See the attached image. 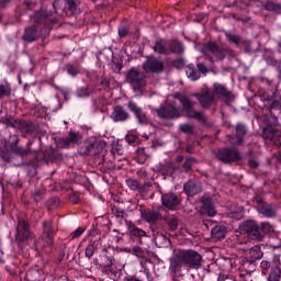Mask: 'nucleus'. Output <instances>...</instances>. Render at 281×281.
<instances>
[{
  "label": "nucleus",
  "mask_w": 281,
  "mask_h": 281,
  "mask_svg": "<svg viewBox=\"0 0 281 281\" xmlns=\"http://www.w3.org/2000/svg\"><path fill=\"white\" fill-rule=\"evenodd\" d=\"M202 54L210 63H221L225 60V57L236 58V52L229 46L218 45L216 42H207L202 47Z\"/></svg>",
  "instance_id": "obj_1"
},
{
  "label": "nucleus",
  "mask_w": 281,
  "mask_h": 281,
  "mask_svg": "<svg viewBox=\"0 0 281 281\" xmlns=\"http://www.w3.org/2000/svg\"><path fill=\"white\" fill-rule=\"evenodd\" d=\"M259 98L263 102V109L269 111L272 126H278V117L281 114V98L278 90L269 94L265 90H259Z\"/></svg>",
  "instance_id": "obj_2"
},
{
  "label": "nucleus",
  "mask_w": 281,
  "mask_h": 281,
  "mask_svg": "<svg viewBox=\"0 0 281 281\" xmlns=\"http://www.w3.org/2000/svg\"><path fill=\"white\" fill-rule=\"evenodd\" d=\"M31 21H33V25H37V27H48L49 33L52 32V27L58 23V16L47 9H40L34 11L31 15Z\"/></svg>",
  "instance_id": "obj_3"
},
{
  "label": "nucleus",
  "mask_w": 281,
  "mask_h": 281,
  "mask_svg": "<svg viewBox=\"0 0 281 281\" xmlns=\"http://www.w3.org/2000/svg\"><path fill=\"white\" fill-rule=\"evenodd\" d=\"M176 100H179L180 104L182 105V113L191 120H198V122H206L205 116L203 113L194 110V102L188 98V95L182 93H177L175 95Z\"/></svg>",
  "instance_id": "obj_4"
},
{
  "label": "nucleus",
  "mask_w": 281,
  "mask_h": 281,
  "mask_svg": "<svg viewBox=\"0 0 281 281\" xmlns=\"http://www.w3.org/2000/svg\"><path fill=\"white\" fill-rule=\"evenodd\" d=\"M176 229H179V218L175 215L162 216L155 240H168V234Z\"/></svg>",
  "instance_id": "obj_5"
},
{
  "label": "nucleus",
  "mask_w": 281,
  "mask_h": 281,
  "mask_svg": "<svg viewBox=\"0 0 281 281\" xmlns=\"http://www.w3.org/2000/svg\"><path fill=\"white\" fill-rule=\"evenodd\" d=\"M32 238H34V233L30 228V221L19 218L15 232V241L18 243V247L23 249V247H25V243L32 240Z\"/></svg>",
  "instance_id": "obj_6"
},
{
  "label": "nucleus",
  "mask_w": 281,
  "mask_h": 281,
  "mask_svg": "<svg viewBox=\"0 0 281 281\" xmlns=\"http://www.w3.org/2000/svg\"><path fill=\"white\" fill-rule=\"evenodd\" d=\"M140 216L146 223L149 224V228L153 233L154 238H157V234H159V227H161V221L164 215L159 213V211L150 210V209H142Z\"/></svg>",
  "instance_id": "obj_7"
},
{
  "label": "nucleus",
  "mask_w": 281,
  "mask_h": 281,
  "mask_svg": "<svg viewBox=\"0 0 281 281\" xmlns=\"http://www.w3.org/2000/svg\"><path fill=\"white\" fill-rule=\"evenodd\" d=\"M47 36H49V27H41L32 24L24 29L22 38L25 43H34L38 38H47Z\"/></svg>",
  "instance_id": "obj_8"
},
{
  "label": "nucleus",
  "mask_w": 281,
  "mask_h": 281,
  "mask_svg": "<svg viewBox=\"0 0 281 281\" xmlns=\"http://www.w3.org/2000/svg\"><path fill=\"white\" fill-rule=\"evenodd\" d=\"M240 229L244 234H247L250 240H257L258 243L265 240V235L260 231V224L254 220L245 221Z\"/></svg>",
  "instance_id": "obj_9"
},
{
  "label": "nucleus",
  "mask_w": 281,
  "mask_h": 281,
  "mask_svg": "<svg viewBox=\"0 0 281 281\" xmlns=\"http://www.w3.org/2000/svg\"><path fill=\"white\" fill-rule=\"evenodd\" d=\"M216 159L222 161V164H236V161L243 159V156H240V151L234 147H223L217 149Z\"/></svg>",
  "instance_id": "obj_10"
},
{
  "label": "nucleus",
  "mask_w": 281,
  "mask_h": 281,
  "mask_svg": "<svg viewBox=\"0 0 281 281\" xmlns=\"http://www.w3.org/2000/svg\"><path fill=\"white\" fill-rule=\"evenodd\" d=\"M106 143L104 140H99L97 138H89L85 142L83 147L81 148L82 155H89L90 157H95L104 150Z\"/></svg>",
  "instance_id": "obj_11"
},
{
  "label": "nucleus",
  "mask_w": 281,
  "mask_h": 281,
  "mask_svg": "<svg viewBox=\"0 0 281 281\" xmlns=\"http://www.w3.org/2000/svg\"><path fill=\"white\" fill-rule=\"evenodd\" d=\"M42 240L44 243V247H52V245H54V238H56L58 227L54 225V222L52 221H44L42 223Z\"/></svg>",
  "instance_id": "obj_12"
},
{
  "label": "nucleus",
  "mask_w": 281,
  "mask_h": 281,
  "mask_svg": "<svg viewBox=\"0 0 281 281\" xmlns=\"http://www.w3.org/2000/svg\"><path fill=\"white\" fill-rule=\"evenodd\" d=\"M156 113L160 120H179L181 117V108H177L172 103H167L158 108Z\"/></svg>",
  "instance_id": "obj_13"
},
{
  "label": "nucleus",
  "mask_w": 281,
  "mask_h": 281,
  "mask_svg": "<svg viewBox=\"0 0 281 281\" xmlns=\"http://www.w3.org/2000/svg\"><path fill=\"white\" fill-rule=\"evenodd\" d=\"M182 260L184 266L189 269H201L203 262V256L196 250H182Z\"/></svg>",
  "instance_id": "obj_14"
},
{
  "label": "nucleus",
  "mask_w": 281,
  "mask_h": 281,
  "mask_svg": "<svg viewBox=\"0 0 281 281\" xmlns=\"http://www.w3.org/2000/svg\"><path fill=\"white\" fill-rule=\"evenodd\" d=\"M127 109L133 113L139 126H148L150 119L148 117V113L144 111V108L138 106L135 101H128Z\"/></svg>",
  "instance_id": "obj_15"
},
{
  "label": "nucleus",
  "mask_w": 281,
  "mask_h": 281,
  "mask_svg": "<svg viewBox=\"0 0 281 281\" xmlns=\"http://www.w3.org/2000/svg\"><path fill=\"white\" fill-rule=\"evenodd\" d=\"M145 78L146 75H144V72L139 71L137 68L130 69L126 75L127 82H130V85H132V87L137 91H142V89H144Z\"/></svg>",
  "instance_id": "obj_16"
},
{
  "label": "nucleus",
  "mask_w": 281,
  "mask_h": 281,
  "mask_svg": "<svg viewBox=\"0 0 281 281\" xmlns=\"http://www.w3.org/2000/svg\"><path fill=\"white\" fill-rule=\"evenodd\" d=\"M143 69L146 71V74H164L166 65L164 61L153 56H147L145 63L143 64Z\"/></svg>",
  "instance_id": "obj_17"
},
{
  "label": "nucleus",
  "mask_w": 281,
  "mask_h": 281,
  "mask_svg": "<svg viewBox=\"0 0 281 281\" xmlns=\"http://www.w3.org/2000/svg\"><path fill=\"white\" fill-rule=\"evenodd\" d=\"M247 135V125L244 123H237L235 126V131L232 136H229V140L235 146H240L245 144V136Z\"/></svg>",
  "instance_id": "obj_18"
},
{
  "label": "nucleus",
  "mask_w": 281,
  "mask_h": 281,
  "mask_svg": "<svg viewBox=\"0 0 281 281\" xmlns=\"http://www.w3.org/2000/svg\"><path fill=\"white\" fill-rule=\"evenodd\" d=\"M161 203L164 207H167V210L175 211L177 210V207H179V204L181 203V199H179V195L172 192L162 193Z\"/></svg>",
  "instance_id": "obj_19"
},
{
  "label": "nucleus",
  "mask_w": 281,
  "mask_h": 281,
  "mask_svg": "<svg viewBox=\"0 0 281 281\" xmlns=\"http://www.w3.org/2000/svg\"><path fill=\"white\" fill-rule=\"evenodd\" d=\"M199 101L202 109H210L214 104V92L210 89L203 90L201 93L193 94Z\"/></svg>",
  "instance_id": "obj_20"
},
{
  "label": "nucleus",
  "mask_w": 281,
  "mask_h": 281,
  "mask_svg": "<svg viewBox=\"0 0 281 281\" xmlns=\"http://www.w3.org/2000/svg\"><path fill=\"white\" fill-rule=\"evenodd\" d=\"M128 232L131 243H135L136 245H144L142 238H146V236H148L146 231L135 226V224H131L128 226Z\"/></svg>",
  "instance_id": "obj_21"
},
{
  "label": "nucleus",
  "mask_w": 281,
  "mask_h": 281,
  "mask_svg": "<svg viewBox=\"0 0 281 281\" xmlns=\"http://www.w3.org/2000/svg\"><path fill=\"white\" fill-rule=\"evenodd\" d=\"M110 117L114 122H128L131 120V113L123 105H115Z\"/></svg>",
  "instance_id": "obj_22"
},
{
  "label": "nucleus",
  "mask_w": 281,
  "mask_h": 281,
  "mask_svg": "<svg viewBox=\"0 0 281 281\" xmlns=\"http://www.w3.org/2000/svg\"><path fill=\"white\" fill-rule=\"evenodd\" d=\"M183 191L187 196H196V194L203 192V187H201V182L196 180H189L184 183Z\"/></svg>",
  "instance_id": "obj_23"
},
{
  "label": "nucleus",
  "mask_w": 281,
  "mask_h": 281,
  "mask_svg": "<svg viewBox=\"0 0 281 281\" xmlns=\"http://www.w3.org/2000/svg\"><path fill=\"white\" fill-rule=\"evenodd\" d=\"M123 281H155V277L150 272V269L144 268L138 273L134 276H127Z\"/></svg>",
  "instance_id": "obj_24"
},
{
  "label": "nucleus",
  "mask_w": 281,
  "mask_h": 281,
  "mask_svg": "<svg viewBox=\"0 0 281 281\" xmlns=\"http://www.w3.org/2000/svg\"><path fill=\"white\" fill-rule=\"evenodd\" d=\"M32 144L34 143L32 140H29L26 144L27 148H24L19 146V139H15L14 142L11 143L10 148L12 153H14V155H16L18 157H22V159H25V157L30 155V146H32Z\"/></svg>",
  "instance_id": "obj_25"
},
{
  "label": "nucleus",
  "mask_w": 281,
  "mask_h": 281,
  "mask_svg": "<svg viewBox=\"0 0 281 281\" xmlns=\"http://www.w3.org/2000/svg\"><path fill=\"white\" fill-rule=\"evenodd\" d=\"M132 256L138 258L142 269H146V258L148 256L146 248H143L139 244L134 245L132 247Z\"/></svg>",
  "instance_id": "obj_26"
},
{
  "label": "nucleus",
  "mask_w": 281,
  "mask_h": 281,
  "mask_svg": "<svg viewBox=\"0 0 281 281\" xmlns=\"http://www.w3.org/2000/svg\"><path fill=\"white\" fill-rule=\"evenodd\" d=\"M125 183L127 188L134 192H144L146 191V188H150V186H153V180L145 182V184H140L139 180L130 178L125 180Z\"/></svg>",
  "instance_id": "obj_27"
},
{
  "label": "nucleus",
  "mask_w": 281,
  "mask_h": 281,
  "mask_svg": "<svg viewBox=\"0 0 281 281\" xmlns=\"http://www.w3.org/2000/svg\"><path fill=\"white\" fill-rule=\"evenodd\" d=\"M239 271L246 274L254 273L256 271V261L248 256L243 257L239 262Z\"/></svg>",
  "instance_id": "obj_28"
},
{
  "label": "nucleus",
  "mask_w": 281,
  "mask_h": 281,
  "mask_svg": "<svg viewBox=\"0 0 281 281\" xmlns=\"http://www.w3.org/2000/svg\"><path fill=\"white\" fill-rule=\"evenodd\" d=\"M18 128L21 131L22 135H34L36 133V125L32 121H19Z\"/></svg>",
  "instance_id": "obj_29"
},
{
  "label": "nucleus",
  "mask_w": 281,
  "mask_h": 281,
  "mask_svg": "<svg viewBox=\"0 0 281 281\" xmlns=\"http://www.w3.org/2000/svg\"><path fill=\"white\" fill-rule=\"evenodd\" d=\"M169 42L166 38L156 40L153 50L160 56H168Z\"/></svg>",
  "instance_id": "obj_30"
},
{
  "label": "nucleus",
  "mask_w": 281,
  "mask_h": 281,
  "mask_svg": "<svg viewBox=\"0 0 281 281\" xmlns=\"http://www.w3.org/2000/svg\"><path fill=\"white\" fill-rule=\"evenodd\" d=\"M157 170L162 177H172L177 172V165L175 162L159 164Z\"/></svg>",
  "instance_id": "obj_31"
},
{
  "label": "nucleus",
  "mask_w": 281,
  "mask_h": 281,
  "mask_svg": "<svg viewBox=\"0 0 281 281\" xmlns=\"http://www.w3.org/2000/svg\"><path fill=\"white\" fill-rule=\"evenodd\" d=\"M80 139H82V136L79 134V132L70 131L68 136L61 139V148H69L71 144H78Z\"/></svg>",
  "instance_id": "obj_32"
},
{
  "label": "nucleus",
  "mask_w": 281,
  "mask_h": 281,
  "mask_svg": "<svg viewBox=\"0 0 281 281\" xmlns=\"http://www.w3.org/2000/svg\"><path fill=\"white\" fill-rule=\"evenodd\" d=\"M225 36L228 41V43L236 45V47H240V45H245L246 46V52L249 47V41H245L243 40V37L240 35H236L232 32H225Z\"/></svg>",
  "instance_id": "obj_33"
},
{
  "label": "nucleus",
  "mask_w": 281,
  "mask_h": 281,
  "mask_svg": "<svg viewBox=\"0 0 281 281\" xmlns=\"http://www.w3.org/2000/svg\"><path fill=\"white\" fill-rule=\"evenodd\" d=\"M183 52H186V46H183L182 42H179V40H172L169 42L168 56H170V54L181 56Z\"/></svg>",
  "instance_id": "obj_34"
},
{
  "label": "nucleus",
  "mask_w": 281,
  "mask_h": 281,
  "mask_svg": "<svg viewBox=\"0 0 281 281\" xmlns=\"http://www.w3.org/2000/svg\"><path fill=\"white\" fill-rule=\"evenodd\" d=\"M202 209L209 214V216H214L216 210H214V201L210 195L202 196Z\"/></svg>",
  "instance_id": "obj_35"
},
{
  "label": "nucleus",
  "mask_w": 281,
  "mask_h": 281,
  "mask_svg": "<svg viewBox=\"0 0 281 281\" xmlns=\"http://www.w3.org/2000/svg\"><path fill=\"white\" fill-rule=\"evenodd\" d=\"M182 256H183V252L180 251L177 255V257L173 259V261L171 262L170 268H169L171 273H173V274L179 273V271H181V268L183 267V265H186V261L183 260Z\"/></svg>",
  "instance_id": "obj_36"
},
{
  "label": "nucleus",
  "mask_w": 281,
  "mask_h": 281,
  "mask_svg": "<svg viewBox=\"0 0 281 281\" xmlns=\"http://www.w3.org/2000/svg\"><path fill=\"white\" fill-rule=\"evenodd\" d=\"M259 214H262L266 218H276L277 212L276 207L271 204L262 203L259 206Z\"/></svg>",
  "instance_id": "obj_37"
},
{
  "label": "nucleus",
  "mask_w": 281,
  "mask_h": 281,
  "mask_svg": "<svg viewBox=\"0 0 281 281\" xmlns=\"http://www.w3.org/2000/svg\"><path fill=\"white\" fill-rule=\"evenodd\" d=\"M246 256L252 260L254 262H256L257 260H262L265 252L262 251V248L258 245L251 247L248 251V254H246Z\"/></svg>",
  "instance_id": "obj_38"
},
{
  "label": "nucleus",
  "mask_w": 281,
  "mask_h": 281,
  "mask_svg": "<svg viewBox=\"0 0 281 281\" xmlns=\"http://www.w3.org/2000/svg\"><path fill=\"white\" fill-rule=\"evenodd\" d=\"M226 234H227V227H225L223 225H215L211 229V236L215 240H223V238H225Z\"/></svg>",
  "instance_id": "obj_39"
},
{
  "label": "nucleus",
  "mask_w": 281,
  "mask_h": 281,
  "mask_svg": "<svg viewBox=\"0 0 281 281\" xmlns=\"http://www.w3.org/2000/svg\"><path fill=\"white\" fill-rule=\"evenodd\" d=\"M91 93H95V86L79 87L76 91L77 98H89Z\"/></svg>",
  "instance_id": "obj_40"
},
{
  "label": "nucleus",
  "mask_w": 281,
  "mask_h": 281,
  "mask_svg": "<svg viewBox=\"0 0 281 281\" xmlns=\"http://www.w3.org/2000/svg\"><path fill=\"white\" fill-rule=\"evenodd\" d=\"M187 77L190 78L193 82L201 78V72L194 67V64H189L186 67Z\"/></svg>",
  "instance_id": "obj_41"
},
{
  "label": "nucleus",
  "mask_w": 281,
  "mask_h": 281,
  "mask_svg": "<svg viewBox=\"0 0 281 281\" xmlns=\"http://www.w3.org/2000/svg\"><path fill=\"white\" fill-rule=\"evenodd\" d=\"M112 214L113 216H115L117 223H120V225H124V223L126 222V213L124 212L123 209H120V206H113L112 207Z\"/></svg>",
  "instance_id": "obj_42"
},
{
  "label": "nucleus",
  "mask_w": 281,
  "mask_h": 281,
  "mask_svg": "<svg viewBox=\"0 0 281 281\" xmlns=\"http://www.w3.org/2000/svg\"><path fill=\"white\" fill-rule=\"evenodd\" d=\"M64 11L68 16H74V14L78 12V4H76V0H66Z\"/></svg>",
  "instance_id": "obj_43"
},
{
  "label": "nucleus",
  "mask_w": 281,
  "mask_h": 281,
  "mask_svg": "<svg viewBox=\"0 0 281 281\" xmlns=\"http://www.w3.org/2000/svg\"><path fill=\"white\" fill-rule=\"evenodd\" d=\"M213 93L215 95H220V98H224L225 100H229V91H227V88L221 83H214V90Z\"/></svg>",
  "instance_id": "obj_44"
},
{
  "label": "nucleus",
  "mask_w": 281,
  "mask_h": 281,
  "mask_svg": "<svg viewBox=\"0 0 281 281\" xmlns=\"http://www.w3.org/2000/svg\"><path fill=\"white\" fill-rule=\"evenodd\" d=\"M281 279V268L278 266H272L267 281H280Z\"/></svg>",
  "instance_id": "obj_45"
},
{
  "label": "nucleus",
  "mask_w": 281,
  "mask_h": 281,
  "mask_svg": "<svg viewBox=\"0 0 281 281\" xmlns=\"http://www.w3.org/2000/svg\"><path fill=\"white\" fill-rule=\"evenodd\" d=\"M12 95V88L8 82H0V100L3 98H10Z\"/></svg>",
  "instance_id": "obj_46"
},
{
  "label": "nucleus",
  "mask_w": 281,
  "mask_h": 281,
  "mask_svg": "<svg viewBox=\"0 0 281 281\" xmlns=\"http://www.w3.org/2000/svg\"><path fill=\"white\" fill-rule=\"evenodd\" d=\"M60 205V198L58 196H52L46 201V207L49 212H53V210H56Z\"/></svg>",
  "instance_id": "obj_47"
},
{
  "label": "nucleus",
  "mask_w": 281,
  "mask_h": 281,
  "mask_svg": "<svg viewBox=\"0 0 281 281\" xmlns=\"http://www.w3.org/2000/svg\"><path fill=\"white\" fill-rule=\"evenodd\" d=\"M81 196H82V193L71 190L70 193L68 194V201L69 203H72V205H78V203L82 201Z\"/></svg>",
  "instance_id": "obj_48"
},
{
  "label": "nucleus",
  "mask_w": 281,
  "mask_h": 281,
  "mask_svg": "<svg viewBox=\"0 0 281 281\" xmlns=\"http://www.w3.org/2000/svg\"><path fill=\"white\" fill-rule=\"evenodd\" d=\"M265 10H267L268 12H277L280 13L281 12V4L278 2H273V1H268L266 2V4L263 5Z\"/></svg>",
  "instance_id": "obj_49"
},
{
  "label": "nucleus",
  "mask_w": 281,
  "mask_h": 281,
  "mask_svg": "<svg viewBox=\"0 0 281 281\" xmlns=\"http://www.w3.org/2000/svg\"><path fill=\"white\" fill-rule=\"evenodd\" d=\"M259 229H260V232H261V234L263 235V238H265V235H266V234H272V232H273V226L271 225V223L262 222V223L259 225Z\"/></svg>",
  "instance_id": "obj_50"
},
{
  "label": "nucleus",
  "mask_w": 281,
  "mask_h": 281,
  "mask_svg": "<svg viewBox=\"0 0 281 281\" xmlns=\"http://www.w3.org/2000/svg\"><path fill=\"white\" fill-rule=\"evenodd\" d=\"M95 249H98L95 241H91L86 248V258H89V259L93 258V255L95 254Z\"/></svg>",
  "instance_id": "obj_51"
},
{
  "label": "nucleus",
  "mask_w": 281,
  "mask_h": 281,
  "mask_svg": "<svg viewBox=\"0 0 281 281\" xmlns=\"http://www.w3.org/2000/svg\"><path fill=\"white\" fill-rule=\"evenodd\" d=\"M180 131L186 133V135H194V126H192L190 123L181 124Z\"/></svg>",
  "instance_id": "obj_52"
},
{
  "label": "nucleus",
  "mask_w": 281,
  "mask_h": 281,
  "mask_svg": "<svg viewBox=\"0 0 281 281\" xmlns=\"http://www.w3.org/2000/svg\"><path fill=\"white\" fill-rule=\"evenodd\" d=\"M66 69H67V74H69V76H72V78H76V76H78V74H80V70L78 69V67H76L71 64H68L66 66Z\"/></svg>",
  "instance_id": "obj_53"
},
{
  "label": "nucleus",
  "mask_w": 281,
  "mask_h": 281,
  "mask_svg": "<svg viewBox=\"0 0 281 281\" xmlns=\"http://www.w3.org/2000/svg\"><path fill=\"white\" fill-rule=\"evenodd\" d=\"M260 269H261V273L263 276H267V272L269 271V269H271V261L262 260L260 263Z\"/></svg>",
  "instance_id": "obj_54"
},
{
  "label": "nucleus",
  "mask_w": 281,
  "mask_h": 281,
  "mask_svg": "<svg viewBox=\"0 0 281 281\" xmlns=\"http://www.w3.org/2000/svg\"><path fill=\"white\" fill-rule=\"evenodd\" d=\"M173 67H176V69H183L186 67V59L180 57L173 60Z\"/></svg>",
  "instance_id": "obj_55"
},
{
  "label": "nucleus",
  "mask_w": 281,
  "mask_h": 281,
  "mask_svg": "<svg viewBox=\"0 0 281 281\" xmlns=\"http://www.w3.org/2000/svg\"><path fill=\"white\" fill-rule=\"evenodd\" d=\"M32 199H33V201H35V203H40V201H43V191L36 190V191L32 194Z\"/></svg>",
  "instance_id": "obj_56"
},
{
  "label": "nucleus",
  "mask_w": 281,
  "mask_h": 281,
  "mask_svg": "<svg viewBox=\"0 0 281 281\" xmlns=\"http://www.w3.org/2000/svg\"><path fill=\"white\" fill-rule=\"evenodd\" d=\"M81 234H85V227H78L76 228L71 234V238H80Z\"/></svg>",
  "instance_id": "obj_57"
},
{
  "label": "nucleus",
  "mask_w": 281,
  "mask_h": 281,
  "mask_svg": "<svg viewBox=\"0 0 281 281\" xmlns=\"http://www.w3.org/2000/svg\"><path fill=\"white\" fill-rule=\"evenodd\" d=\"M119 36L120 38H126V36H128V27L126 26L119 27Z\"/></svg>",
  "instance_id": "obj_58"
},
{
  "label": "nucleus",
  "mask_w": 281,
  "mask_h": 281,
  "mask_svg": "<svg viewBox=\"0 0 281 281\" xmlns=\"http://www.w3.org/2000/svg\"><path fill=\"white\" fill-rule=\"evenodd\" d=\"M19 122H21V121L20 120H10V119L4 120V124H7V126H11V128L19 126Z\"/></svg>",
  "instance_id": "obj_59"
},
{
  "label": "nucleus",
  "mask_w": 281,
  "mask_h": 281,
  "mask_svg": "<svg viewBox=\"0 0 281 281\" xmlns=\"http://www.w3.org/2000/svg\"><path fill=\"white\" fill-rule=\"evenodd\" d=\"M101 87L109 89L111 87V80L106 77H102L100 81Z\"/></svg>",
  "instance_id": "obj_60"
},
{
  "label": "nucleus",
  "mask_w": 281,
  "mask_h": 281,
  "mask_svg": "<svg viewBox=\"0 0 281 281\" xmlns=\"http://www.w3.org/2000/svg\"><path fill=\"white\" fill-rule=\"evenodd\" d=\"M122 68H123V66L120 63L114 61L112 64V71H114V74H120V71H122Z\"/></svg>",
  "instance_id": "obj_61"
},
{
  "label": "nucleus",
  "mask_w": 281,
  "mask_h": 281,
  "mask_svg": "<svg viewBox=\"0 0 281 281\" xmlns=\"http://www.w3.org/2000/svg\"><path fill=\"white\" fill-rule=\"evenodd\" d=\"M272 262L274 265L272 267H281L280 255L274 254L273 257H272Z\"/></svg>",
  "instance_id": "obj_62"
},
{
  "label": "nucleus",
  "mask_w": 281,
  "mask_h": 281,
  "mask_svg": "<svg viewBox=\"0 0 281 281\" xmlns=\"http://www.w3.org/2000/svg\"><path fill=\"white\" fill-rule=\"evenodd\" d=\"M196 67H198V71L200 72V74H207V66H205V64H203V63H198V65H196Z\"/></svg>",
  "instance_id": "obj_63"
},
{
  "label": "nucleus",
  "mask_w": 281,
  "mask_h": 281,
  "mask_svg": "<svg viewBox=\"0 0 281 281\" xmlns=\"http://www.w3.org/2000/svg\"><path fill=\"white\" fill-rule=\"evenodd\" d=\"M266 61L269 65H271L272 67H277L278 66V60L274 57L269 56V57L266 58Z\"/></svg>",
  "instance_id": "obj_64"
}]
</instances>
